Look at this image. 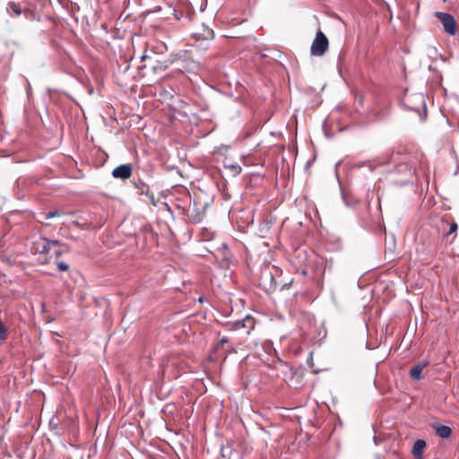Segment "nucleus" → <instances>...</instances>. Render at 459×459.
<instances>
[{
	"label": "nucleus",
	"instance_id": "1",
	"mask_svg": "<svg viewBox=\"0 0 459 459\" xmlns=\"http://www.w3.org/2000/svg\"><path fill=\"white\" fill-rule=\"evenodd\" d=\"M281 277V271L277 267L269 268L266 267L261 272L260 275V285L267 293H273V291L280 290H282L289 288L290 282L282 283L280 281Z\"/></svg>",
	"mask_w": 459,
	"mask_h": 459
},
{
	"label": "nucleus",
	"instance_id": "2",
	"mask_svg": "<svg viewBox=\"0 0 459 459\" xmlns=\"http://www.w3.org/2000/svg\"><path fill=\"white\" fill-rule=\"evenodd\" d=\"M329 47V41L326 36L321 31L318 30L316 34V37L312 42L310 48V53L315 56H323Z\"/></svg>",
	"mask_w": 459,
	"mask_h": 459
},
{
	"label": "nucleus",
	"instance_id": "3",
	"mask_svg": "<svg viewBox=\"0 0 459 459\" xmlns=\"http://www.w3.org/2000/svg\"><path fill=\"white\" fill-rule=\"evenodd\" d=\"M435 15L440 21L445 32L451 36H455L456 34V22L452 14L437 12Z\"/></svg>",
	"mask_w": 459,
	"mask_h": 459
},
{
	"label": "nucleus",
	"instance_id": "4",
	"mask_svg": "<svg viewBox=\"0 0 459 459\" xmlns=\"http://www.w3.org/2000/svg\"><path fill=\"white\" fill-rule=\"evenodd\" d=\"M186 216L191 222L200 223L204 216V207H199L197 202L194 201L186 211Z\"/></svg>",
	"mask_w": 459,
	"mask_h": 459
},
{
	"label": "nucleus",
	"instance_id": "5",
	"mask_svg": "<svg viewBox=\"0 0 459 459\" xmlns=\"http://www.w3.org/2000/svg\"><path fill=\"white\" fill-rule=\"evenodd\" d=\"M132 175V166L130 164H122L115 168L112 176L115 178L127 179Z\"/></svg>",
	"mask_w": 459,
	"mask_h": 459
},
{
	"label": "nucleus",
	"instance_id": "6",
	"mask_svg": "<svg viewBox=\"0 0 459 459\" xmlns=\"http://www.w3.org/2000/svg\"><path fill=\"white\" fill-rule=\"evenodd\" d=\"M429 364V362L428 360H422L420 362H419L418 364L414 365L411 369H410V377L411 379L413 380H420L421 378V373H422V370L428 367Z\"/></svg>",
	"mask_w": 459,
	"mask_h": 459
},
{
	"label": "nucleus",
	"instance_id": "7",
	"mask_svg": "<svg viewBox=\"0 0 459 459\" xmlns=\"http://www.w3.org/2000/svg\"><path fill=\"white\" fill-rule=\"evenodd\" d=\"M33 247L35 251L40 254L48 255L51 251L48 238H40L38 241L33 243Z\"/></svg>",
	"mask_w": 459,
	"mask_h": 459
},
{
	"label": "nucleus",
	"instance_id": "8",
	"mask_svg": "<svg viewBox=\"0 0 459 459\" xmlns=\"http://www.w3.org/2000/svg\"><path fill=\"white\" fill-rule=\"evenodd\" d=\"M426 446V442L422 439H418L414 442L413 447H412V454L416 458H420L422 456L423 450Z\"/></svg>",
	"mask_w": 459,
	"mask_h": 459
},
{
	"label": "nucleus",
	"instance_id": "9",
	"mask_svg": "<svg viewBox=\"0 0 459 459\" xmlns=\"http://www.w3.org/2000/svg\"><path fill=\"white\" fill-rule=\"evenodd\" d=\"M436 433L442 438H448L452 434V429L448 426L441 425L436 429Z\"/></svg>",
	"mask_w": 459,
	"mask_h": 459
},
{
	"label": "nucleus",
	"instance_id": "10",
	"mask_svg": "<svg viewBox=\"0 0 459 459\" xmlns=\"http://www.w3.org/2000/svg\"><path fill=\"white\" fill-rule=\"evenodd\" d=\"M7 11L9 13H13L15 15H20L22 13V8H21L20 4H15V3L9 4V5L7 7Z\"/></svg>",
	"mask_w": 459,
	"mask_h": 459
},
{
	"label": "nucleus",
	"instance_id": "11",
	"mask_svg": "<svg viewBox=\"0 0 459 459\" xmlns=\"http://www.w3.org/2000/svg\"><path fill=\"white\" fill-rule=\"evenodd\" d=\"M48 244L50 245V249L54 247H61L67 249V246L56 239H48Z\"/></svg>",
	"mask_w": 459,
	"mask_h": 459
},
{
	"label": "nucleus",
	"instance_id": "12",
	"mask_svg": "<svg viewBox=\"0 0 459 459\" xmlns=\"http://www.w3.org/2000/svg\"><path fill=\"white\" fill-rule=\"evenodd\" d=\"M457 223L456 222H453L449 225V230L446 232L445 236L444 237H448L450 236L451 234L453 233H455L456 230H457Z\"/></svg>",
	"mask_w": 459,
	"mask_h": 459
},
{
	"label": "nucleus",
	"instance_id": "13",
	"mask_svg": "<svg viewBox=\"0 0 459 459\" xmlns=\"http://www.w3.org/2000/svg\"><path fill=\"white\" fill-rule=\"evenodd\" d=\"M56 264L57 269L61 272H65L69 269V265L63 261H57L56 263Z\"/></svg>",
	"mask_w": 459,
	"mask_h": 459
},
{
	"label": "nucleus",
	"instance_id": "14",
	"mask_svg": "<svg viewBox=\"0 0 459 459\" xmlns=\"http://www.w3.org/2000/svg\"><path fill=\"white\" fill-rule=\"evenodd\" d=\"M59 213L57 211H54V212H48V213H46V219H51V218H54V217H56L58 216Z\"/></svg>",
	"mask_w": 459,
	"mask_h": 459
},
{
	"label": "nucleus",
	"instance_id": "15",
	"mask_svg": "<svg viewBox=\"0 0 459 459\" xmlns=\"http://www.w3.org/2000/svg\"><path fill=\"white\" fill-rule=\"evenodd\" d=\"M66 251H69V248L67 247V249H66V248H64V247H63V249L55 250V251H54V255H55L56 257H59L60 255H62V254H63L64 252H66Z\"/></svg>",
	"mask_w": 459,
	"mask_h": 459
},
{
	"label": "nucleus",
	"instance_id": "16",
	"mask_svg": "<svg viewBox=\"0 0 459 459\" xmlns=\"http://www.w3.org/2000/svg\"><path fill=\"white\" fill-rule=\"evenodd\" d=\"M248 320V317L247 316L243 321H239L237 323V327L239 328V327H244L245 325H244V322L245 321H247Z\"/></svg>",
	"mask_w": 459,
	"mask_h": 459
},
{
	"label": "nucleus",
	"instance_id": "17",
	"mask_svg": "<svg viewBox=\"0 0 459 459\" xmlns=\"http://www.w3.org/2000/svg\"><path fill=\"white\" fill-rule=\"evenodd\" d=\"M229 342V339L227 337H222L220 342H219V345H223L225 343Z\"/></svg>",
	"mask_w": 459,
	"mask_h": 459
},
{
	"label": "nucleus",
	"instance_id": "18",
	"mask_svg": "<svg viewBox=\"0 0 459 459\" xmlns=\"http://www.w3.org/2000/svg\"><path fill=\"white\" fill-rule=\"evenodd\" d=\"M448 225H449V224H448V222H447L446 221H441V227H442V228H445V227H446V226H448Z\"/></svg>",
	"mask_w": 459,
	"mask_h": 459
},
{
	"label": "nucleus",
	"instance_id": "19",
	"mask_svg": "<svg viewBox=\"0 0 459 459\" xmlns=\"http://www.w3.org/2000/svg\"><path fill=\"white\" fill-rule=\"evenodd\" d=\"M208 37H213V31L212 30H207V38Z\"/></svg>",
	"mask_w": 459,
	"mask_h": 459
},
{
	"label": "nucleus",
	"instance_id": "20",
	"mask_svg": "<svg viewBox=\"0 0 459 459\" xmlns=\"http://www.w3.org/2000/svg\"><path fill=\"white\" fill-rule=\"evenodd\" d=\"M403 168H408V165H405V164H401L399 167H398V169H402Z\"/></svg>",
	"mask_w": 459,
	"mask_h": 459
},
{
	"label": "nucleus",
	"instance_id": "21",
	"mask_svg": "<svg viewBox=\"0 0 459 459\" xmlns=\"http://www.w3.org/2000/svg\"><path fill=\"white\" fill-rule=\"evenodd\" d=\"M408 174L411 175V168L408 169Z\"/></svg>",
	"mask_w": 459,
	"mask_h": 459
},
{
	"label": "nucleus",
	"instance_id": "22",
	"mask_svg": "<svg viewBox=\"0 0 459 459\" xmlns=\"http://www.w3.org/2000/svg\"><path fill=\"white\" fill-rule=\"evenodd\" d=\"M145 58H146V56H144V55L142 56V57H141L142 60H144Z\"/></svg>",
	"mask_w": 459,
	"mask_h": 459
}]
</instances>
